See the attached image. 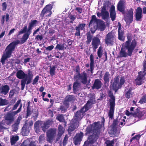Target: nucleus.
I'll list each match as a JSON object with an SVG mask.
<instances>
[{
    "mask_svg": "<svg viewBox=\"0 0 146 146\" xmlns=\"http://www.w3.org/2000/svg\"><path fill=\"white\" fill-rule=\"evenodd\" d=\"M87 40L86 41V43L87 44H89L92 40V36L90 31L88 32L86 34Z\"/></svg>",
    "mask_w": 146,
    "mask_h": 146,
    "instance_id": "nucleus-39",
    "label": "nucleus"
},
{
    "mask_svg": "<svg viewBox=\"0 0 146 146\" xmlns=\"http://www.w3.org/2000/svg\"><path fill=\"white\" fill-rule=\"evenodd\" d=\"M30 102L29 101L27 103V117L29 116L32 113L31 108L30 107Z\"/></svg>",
    "mask_w": 146,
    "mask_h": 146,
    "instance_id": "nucleus-45",
    "label": "nucleus"
},
{
    "mask_svg": "<svg viewBox=\"0 0 146 146\" xmlns=\"http://www.w3.org/2000/svg\"><path fill=\"white\" fill-rule=\"evenodd\" d=\"M9 103L8 101L6 99H3L0 98V106H5L7 105Z\"/></svg>",
    "mask_w": 146,
    "mask_h": 146,
    "instance_id": "nucleus-47",
    "label": "nucleus"
},
{
    "mask_svg": "<svg viewBox=\"0 0 146 146\" xmlns=\"http://www.w3.org/2000/svg\"><path fill=\"white\" fill-rule=\"evenodd\" d=\"M102 48L101 46H100L99 48L97 51L98 56L99 58H101L102 57Z\"/></svg>",
    "mask_w": 146,
    "mask_h": 146,
    "instance_id": "nucleus-51",
    "label": "nucleus"
},
{
    "mask_svg": "<svg viewBox=\"0 0 146 146\" xmlns=\"http://www.w3.org/2000/svg\"><path fill=\"white\" fill-rule=\"evenodd\" d=\"M15 89H12L9 92V97L11 98H12L14 96V94L15 93Z\"/></svg>",
    "mask_w": 146,
    "mask_h": 146,
    "instance_id": "nucleus-57",
    "label": "nucleus"
},
{
    "mask_svg": "<svg viewBox=\"0 0 146 146\" xmlns=\"http://www.w3.org/2000/svg\"><path fill=\"white\" fill-rule=\"evenodd\" d=\"M139 103L141 104L146 103V94L144 93L143 94Z\"/></svg>",
    "mask_w": 146,
    "mask_h": 146,
    "instance_id": "nucleus-46",
    "label": "nucleus"
},
{
    "mask_svg": "<svg viewBox=\"0 0 146 146\" xmlns=\"http://www.w3.org/2000/svg\"><path fill=\"white\" fill-rule=\"evenodd\" d=\"M133 9L132 8H131L127 11V17L128 18L126 19L128 22L131 23L133 19Z\"/></svg>",
    "mask_w": 146,
    "mask_h": 146,
    "instance_id": "nucleus-24",
    "label": "nucleus"
},
{
    "mask_svg": "<svg viewBox=\"0 0 146 146\" xmlns=\"http://www.w3.org/2000/svg\"><path fill=\"white\" fill-rule=\"evenodd\" d=\"M125 82V80L123 78H121L119 81V79L118 77L114 78V81L111 86L112 89L114 91L115 93H116L118 89L121 87Z\"/></svg>",
    "mask_w": 146,
    "mask_h": 146,
    "instance_id": "nucleus-8",
    "label": "nucleus"
},
{
    "mask_svg": "<svg viewBox=\"0 0 146 146\" xmlns=\"http://www.w3.org/2000/svg\"><path fill=\"white\" fill-rule=\"evenodd\" d=\"M27 26L26 25L22 29L19 31V35L25 33L22 36L20 41L19 40H17L11 42L7 46L1 59V62L3 65L5 64V60L11 56L13 52L15 50L16 46L19 44H24L29 38L31 33L27 30Z\"/></svg>",
    "mask_w": 146,
    "mask_h": 146,
    "instance_id": "nucleus-1",
    "label": "nucleus"
},
{
    "mask_svg": "<svg viewBox=\"0 0 146 146\" xmlns=\"http://www.w3.org/2000/svg\"><path fill=\"white\" fill-rule=\"evenodd\" d=\"M56 119L60 122L64 123V127L66 125L67 122L64 118V115L62 114H59L56 117Z\"/></svg>",
    "mask_w": 146,
    "mask_h": 146,
    "instance_id": "nucleus-33",
    "label": "nucleus"
},
{
    "mask_svg": "<svg viewBox=\"0 0 146 146\" xmlns=\"http://www.w3.org/2000/svg\"><path fill=\"white\" fill-rule=\"evenodd\" d=\"M80 84L77 81V80L74 83L73 88V93L74 94H76L77 92L78 91V88L80 86Z\"/></svg>",
    "mask_w": 146,
    "mask_h": 146,
    "instance_id": "nucleus-36",
    "label": "nucleus"
},
{
    "mask_svg": "<svg viewBox=\"0 0 146 146\" xmlns=\"http://www.w3.org/2000/svg\"><path fill=\"white\" fill-rule=\"evenodd\" d=\"M133 88L130 87L129 89H128L127 91L125 93V97L127 99H129L131 97L133 94V92H132Z\"/></svg>",
    "mask_w": 146,
    "mask_h": 146,
    "instance_id": "nucleus-37",
    "label": "nucleus"
},
{
    "mask_svg": "<svg viewBox=\"0 0 146 146\" xmlns=\"http://www.w3.org/2000/svg\"><path fill=\"white\" fill-rule=\"evenodd\" d=\"M84 114L82 113L80 110L76 112L74 116V119L76 122H78L79 119H81L84 116Z\"/></svg>",
    "mask_w": 146,
    "mask_h": 146,
    "instance_id": "nucleus-26",
    "label": "nucleus"
},
{
    "mask_svg": "<svg viewBox=\"0 0 146 146\" xmlns=\"http://www.w3.org/2000/svg\"><path fill=\"white\" fill-rule=\"evenodd\" d=\"M26 78L22 79L21 81V90H23L25 88L26 84H29L31 82L33 77V75L31 71L29 70L27 74H26Z\"/></svg>",
    "mask_w": 146,
    "mask_h": 146,
    "instance_id": "nucleus-9",
    "label": "nucleus"
},
{
    "mask_svg": "<svg viewBox=\"0 0 146 146\" xmlns=\"http://www.w3.org/2000/svg\"><path fill=\"white\" fill-rule=\"evenodd\" d=\"M118 39L122 41H124L125 36H124V33L123 30H121V25L119 22L118 23Z\"/></svg>",
    "mask_w": 146,
    "mask_h": 146,
    "instance_id": "nucleus-17",
    "label": "nucleus"
},
{
    "mask_svg": "<svg viewBox=\"0 0 146 146\" xmlns=\"http://www.w3.org/2000/svg\"><path fill=\"white\" fill-rule=\"evenodd\" d=\"M115 36L112 31L108 33L105 37V42L107 45H113L114 42Z\"/></svg>",
    "mask_w": 146,
    "mask_h": 146,
    "instance_id": "nucleus-12",
    "label": "nucleus"
},
{
    "mask_svg": "<svg viewBox=\"0 0 146 146\" xmlns=\"http://www.w3.org/2000/svg\"><path fill=\"white\" fill-rule=\"evenodd\" d=\"M74 78L76 80H80L83 84H86L87 83L88 75L85 71H84L82 73L74 75Z\"/></svg>",
    "mask_w": 146,
    "mask_h": 146,
    "instance_id": "nucleus-10",
    "label": "nucleus"
},
{
    "mask_svg": "<svg viewBox=\"0 0 146 146\" xmlns=\"http://www.w3.org/2000/svg\"><path fill=\"white\" fill-rule=\"evenodd\" d=\"M56 134V130L54 128H50L47 131L46 133L47 141L52 143V140Z\"/></svg>",
    "mask_w": 146,
    "mask_h": 146,
    "instance_id": "nucleus-11",
    "label": "nucleus"
},
{
    "mask_svg": "<svg viewBox=\"0 0 146 146\" xmlns=\"http://www.w3.org/2000/svg\"><path fill=\"white\" fill-rule=\"evenodd\" d=\"M114 143V141L113 139L111 141L107 140L105 142L106 146H113Z\"/></svg>",
    "mask_w": 146,
    "mask_h": 146,
    "instance_id": "nucleus-50",
    "label": "nucleus"
},
{
    "mask_svg": "<svg viewBox=\"0 0 146 146\" xmlns=\"http://www.w3.org/2000/svg\"><path fill=\"white\" fill-rule=\"evenodd\" d=\"M110 75L108 72H106L104 76V84H106L109 83Z\"/></svg>",
    "mask_w": 146,
    "mask_h": 146,
    "instance_id": "nucleus-38",
    "label": "nucleus"
},
{
    "mask_svg": "<svg viewBox=\"0 0 146 146\" xmlns=\"http://www.w3.org/2000/svg\"><path fill=\"white\" fill-rule=\"evenodd\" d=\"M83 136V133L80 132L79 133L76 134L74 138V142L75 145L80 144Z\"/></svg>",
    "mask_w": 146,
    "mask_h": 146,
    "instance_id": "nucleus-19",
    "label": "nucleus"
},
{
    "mask_svg": "<svg viewBox=\"0 0 146 146\" xmlns=\"http://www.w3.org/2000/svg\"><path fill=\"white\" fill-rule=\"evenodd\" d=\"M90 72L92 74L93 73V70L94 68V57L93 55L91 54L90 55Z\"/></svg>",
    "mask_w": 146,
    "mask_h": 146,
    "instance_id": "nucleus-29",
    "label": "nucleus"
},
{
    "mask_svg": "<svg viewBox=\"0 0 146 146\" xmlns=\"http://www.w3.org/2000/svg\"><path fill=\"white\" fill-rule=\"evenodd\" d=\"M75 10L77 11V13L79 14H81L83 11L82 8L80 7H76Z\"/></svg>",
    "mask_w": 146,
    "mask_h": 146,
    "instance_id": "nucleus-58",
    "label": "nucleus"
},
{
    "mask_svg": "<svg viewBox=\"0 0 146 146\" xmlns=\"http://www.w3.org/2000/svg\"><path fill=\"white\" fill-rule=\"evenodd\" d=\"M56 67L55 66H53L52 67L51 66L50 67V74L51 76H52L56 73Z\"/></svg>",
    "mask_w": 146,
    "mask_h": 146,
    "instance_id": "nucleus-48",
    "label": "nucleus"
},
{
    "mask_svg": "<svg viewBox=\"0 0 146 146\" xmlns=\"http://www.w3.org/2000/svg\"><path fill=\"white\" fill-rule=\"evenodd\" d=\"M76 99L75 96L72 95H69L66 96L65 98L64 102L70 105L69 102H73Z\"/></svg>",
    "mask_w": 146,
    "mask_h": 146,
    "instance_id": "nucleus-22",
    "label": "nucleus"
},
{
    "mask_svg": "<svg viewBox=\"0 0 146 146\" xmlns=\"http://www.w3.org/2000/svg\"><path fill=\"white\" fill-rule=\"evenodd\" d=\"M45 137L44 134H42L40 135L39 137L38 141L40 143H41L43 142L45 140Z\"/></svg>",
    "mask_w": 146,
    "mask_h": 146,
    "instance_id": "nucleus-53",
    "label": "nucleus"
},
{
    "mask_svg": "<svg viewBox=\"0 0 146 146\" xmlns=\"http://www.w3.org/2000/svg\"><path fill=\"white\" fill-rule=\"evenodd\" d=\"M68 139V137L67 135H65L63 141L62 142V145L61 142H60V146H65L66 144L67 143V141Z\"/></svg>",
    "mask_w": 146,
    "mask_h": 146,
    "instance_id": "nucleus-49",
    "label": "nucleus"
},
{
    "mask_svg": "<svg viewBox=\"0 0 146 146\" xmlns=\"http://www.w3.org/2000/svg\"><path fill=\"white\" fill-rule=\"evenodd\" d=\"M63 104V105L61 106L59 109L61 111V112L64 113L67 111V109L69 107L70 105L64 101Z\"/></svg>",
    "mask_w": 146,
    "mask_h": 146,
    "instance_id": "nucleus-34",
    "label": "nucleus"
},
{
    "mask_svg": "<svg viewBox=\"0 0 146 146\" xmlns=\"http://www.w3.org/2000/svg\"><path fill=\"white\" fill-rule=\"evenodd\" d=\"M120 119L117 118L113 121L112 125H111V129L115 136H118L120 131V129L118 127L119 124L121 125H123V122L125 121L124 119H121V121H120Z\"/></svg>",
    "mask_w": 146,
    "mask_h": 146,
    "instance_id": "nucleus-6",
    "label": "nucleus"
},
{
    "mask_svg": "<svg viewBox=\"0 0 146 146\" xmlns=\"http://www.w3.org/2000/svg\"><path fill=\"white\" fill-rule=\"evenodd\" d=\"M29 133V126L26 124L24 125L22 128L21 133L23 136L28 135Z\"/></svg>",
    "mask_w": 146,
    "mask_h": 146,
    "instance_id": "nucleus-27",
    "label": "nucleus"
},
{
    "mask_svg": "<svg viewBox=\"0 0 146 146\" xmlns=\"http://www.w3.org/2000/svg\"><path fill=\"white\" fill-rule=\"evenodd\" d=\"M39 76H36L33 80L32 84L34 85L39 80Z\"/></svg>",
    "mask_w": 146,
    "mask_h": 146,
    "instance_id": "nucleus-61",
    "label": "nucleus"
},
{
    "mask_svg": "<svg viewBox=\"0 0 146 146\" xmlns=\"http://www.w3.org/2000/svg\"><path fill=\"white\" fill-rule=\"evenodd\" d=\"M4 125V124L3 123H0V132L2 131L5 128Z\"/></svg>",
    "mask_w": 146,
    "mask_h": 146,
    "instance_id": "nucleus-64",
    "label": "nucleus"
},
{
    "mask_svg": "<svg viewBox=\"0 0 146 146\" xmlns=\"http://www.w3.org/2000/svg\"><path fill=\"white\" fill-rule=\"evenodd\" d=\"M78 122H76L73 119L70 122V125L69 127L68 130L69 131L72 132L77 128Z\"/></svg>",
    "mask_w": 146,
    "mask_h": 146,
    "instance_id": "nucleus-28",
    "label": "nucleus"
},
{
    "mask_svg": "<svg viewBox=\"0 0 146 146\" xmlns=\"http://www.w3.org/2000/svg\"><path fill=\"white\" fill-rule=\"evenodd\" d=\"M38 23V21L36 20H31L29 23L27 30L31 33L32 30L34 27Z\"/></svg>",
    "mask_w": 146,
    "mask_h": 146,
    "instance_id": "nucleus-30",
    "label": "nucleus"
},
{
    "mask_svg": "<svg viewBox=\"0 0 146 146\" xmlns=\"http://www.w3.org/2000/svg\"><path fill=\"white\" fill-rule=\"evenodd\" d=\"M53 123V119H50L45 121H42L40 124V127L42 128V130L44 132L50 126H52Z\"/></svg>",
    "mask_w": 146,
    "mask_h": 146,
    "instance_id": "nucleus-13",
    "label": "nucleus"
},
{
    "mask_svg": "<svg viewBox=\"0 0 146 146\" xmlns=\"http://www.w3.org/2000/svg\"><path fill=\"white\" fill-rule=\"evenodd\" d=\"M54 46L53 45L49 46L47 47H45L46 50L48 51H50L54 48Z\"/></svg>",
    "mask_w": 146,
    "mask_h": 146,
    "instance_id": "nucleus-62",
    "label": "nucleus"
},
{
    "mask_svg": "<svg viewBox=\"0 0 146 146\" xmlns=\"http://www.w3.org/2000/svg\"><path fill=\"white\" fill-rule=\"evenodd\" d=\"M89 102H87L85 104L84 106L80 110L81 112H82V113L84 114L85 112L88 111L90 108V106H89L88 105V103Z\"/></svg>",
    "mask_w": 146,
    "mask_h": 146,
    "instance_id": "nucleus-40",
    "label": "nucleus"
},
{
    "mask_svg": "<svg viewBox=\"0 0 146 146\" xmlns=\"http://www.w3.org/2000/svg\"><path fill=\"white\" fill-rule=\"evenodd\" d=\"M108 4H104L103 7H102L101 13L102 19L105 20L107 19L109 17V13L106 10L107 5Z\"/></svg>",
    "mask_w": 146,
    "mask_h": 146,
    "instance_id": "nucleus-18",
    "label": "nucleus"
},
{
    "mask_svg": "<svg viewBox=\"0 0 146 146\" xmlns=\"http://www.w3.org/2000/svg\"><path fill=\"white\" fill-rule=\"evenodd\" d=\"M52 8V7L51 4H49L46 5L44 8H45V9L51 12V10Z\"/></svg>",
    "mask_w": 146,
    "mask_h": 146,
    "instance_id": "nucleus-59",
    "label": "nucleus"
},
{
    "mask_svg": "<svg viewBox=\"0 0 146 146\" xmlns=\"http://www.w3.org/2000/svg\"><path fill=\"white\" fill-rule=\"evenodd\" d=\"M102 85V82L99 79H96L94 82L92 87V90L99 89L101 87Z\"/></svg>",
    "mask_w": 146,
    "mask_h": 146,
    "instance_id": "nucleus-20",
    "label": "nucleus"
},
{
    "mask_svg": "<svg viewBox=\"0 0 146 146\" xmlns=\"http://www.w3.org/2000/svg\"><path fill=\"white\" fill-rule=\"evenodd\" d=\"M127 40L123 44L125 45V47L128 49L129 52L135 49L137 44V41L134 39L131 41L132 38V34L131 33L127 34Z\"/></svg>",
    "mask_w": 146,
    "mask_h": 146,
    "instance_id": "nucleus-5",
    "label": "nucleus"
},
{
    "mask_svg": "<svg viewBox=\"0 0 146 146\" xmlns=\"http://www.w3.org/2000/svg\"><path fill=\"white\" fill-rule=\"evenodd\" d=\"M86 24L84 23H81L79 24L77 26L79 29L81 30H84L85 29Z\"/></svg>",
    "mask_w": 146,
    "mask_h": 146,
    "instance_id": "nucleus-55",
    "label": "nucleus"
},
{
    "mask_svg": "<svg viewBox=\"0 0 146 146\" xmlns=\"http://www.w3.org/2000/svg\"><path fill=\"white\" fill-rule=\"evenodd\" d=\"M19 139V137L18 136H12L10 139V142L11 145L15 144Z\"/></svg>",
    "mask_w": 146,
    "mask_h": 146,
    "instance_id": "nucleus-43",
    "label": "nucleus"
},
{
    "mask_svg": "<svg viewBox=\"0 0 146 146\" xmlns=\"http://www.w3.org/2000/svg\"><path fill=\"white\" fill-rule=\"evenodd\" d=\"M65 44L64 43L62 44H57L55 48V49L58 50H64V49H66V47H65Z\"/></svg>",
    "mask_w": 146,
    "mask_h": 146,
    "instance_id": "nucleus-42",
    "label": "nucleus"
},
{
    "mask_svg": "<svg viewBox=\"0 0 146 146\" xmlns=\"http://www.w3.org/2000/svg\"><path fill=\"white\" fill-rule=\"evenodd\" d=\"M95 22H96L98 28L101 31H104L106 27L105 23L103 21L97 19L95 15L92 16L91 19L88 25V27H90Z\"/></svg>",
    "mask_w": 146,
    "mask_h": 146,
    "instance_id": "nucleus-7",
    "label": "nucleus"
},
{
    "mask_svg": "<svg viewBox=\"0 0 146 146\" xmlns=\"http://www.w3.org/2000/svg\"><path fill=\"white\" fill-rule=\"evenodd\" d=\"M92 45L94 51H96L98 46L101 45V42L99 38L97 36L94 37L92 39Z\"/></svg>",
    "mask_w": 146,
    "mask_h": 146,
    "instance_id": "nucleus-14",
    "label": "nucleus"
},
{
    "mask_svg": "<svg viewBox=\"0 0 146 146\" xmlns=\"http://www.w3.org/2000/svg\"><path fill=\"white\" fill-rule=\"evenodd\" d=\"M21 99L19 100L13 106L12 108V110H15L17 109V107L20 105L19 107L16 111H13L11 113H8L6 114L5 116V119L6 121L7 124H11L14 120V116L21 111L22 106V104L21 103Z\"/></svg>",
    "mask_w": 146,
    "mask_h": 146,
    "instance_id": "nucleus-3",
    "label": "nucleus"
},
{
    "mask_svg": "<svg viewBox=\"0 0 146 146\" xmlns=\"http://www.w3.org/2000/svg\"><path fill=\"white\" fill-rule=\"evenodd\" d=\"M125 2L123 0H120L117 5V9L122 13H124L125 9Z\"/></svg>",
    "mask_w": 146,
    "mask_h": 146,
    "instance_id": "nucleus-21",
    "label": "nucleus"
},
{
    "mask_svg": "<svg viewBox=\"0 0 146 146\" xmlns=\"http://www.w3.org/2000/svg\"><path fill=\"white\" fill-rule=\"evenodd\" d=\"M26 75H27V74L21 70H19L17 72V77L19 79H25Z\"/></svg>",
    "mask_w": 146,
    "mask_h": 146,
    "instance_id": "nucleus-35",
    "label": "nucleus"
},
{
    "mask_svg": "<svg viewBox=\"0 0 146 146\" xmlns=\"http://www.w3.org/2000/svg\"><path fill=\"white\" fill-rule=\"evenodd\" d=\"M75 30L76 31V33L75 34V35L76 36H79L80 35V29H79L77 27H75Z\"/></svg>",
    "mask_w": 146,
    "mask_h": 146,
    "instance_id": "nucleus-56",
    "label": "nucleus"
},
{
    "mask_svg": "<svg viewBox=\"0 0 146 146\" xmlns=\"http://www.w3.org/2000/svg\"><path fill=\"white\" fill-rule=\"evenodd\" d=\"M21 120V117H18L15 123L12 125V128L13 131H15L18 129V126L20 123Z\"/></svg>",
    "mask_w": 146,
    "mask_h": 146,
    "instance_id": "nucleus-31",
    "label": "nucleus"
},
{
    "mask_svg": "<svg viewBox=\"0 0 146 146\" xmlns=\"http://www.w3.org/2000/svg\"><path fill=\"white\" fill-rule=\"evenodd\" d=\"M52 14L51 12L49 11H48L45 9V8H43L40 13V16L42 18H43L44 15L46 17L50 16Z\"/></svg>",
    "mask_w": 146,
    "mask_h": 146,
    "instance_id": "nucleus-32",
    "label": "nucleus"
},
{
    "mask_svg": "<svg viewBox=\"0 0 146 146\" xmlns=\"http://www.w3.org/2000/svg\"><path fill=\"white\" fill-rule=\"evenodd\" d=\"M64 129L60 125H58V134L56 138V141H58L60 139L61 137L64 132Z\"/></svg>",
    "mask_w": 146,
    "mask_h": 146,
    "instance_id": "nucleus-25",
    "label": "nucleus"
},
{
    "mask_svg": "<svg viewBox=\"0 0 146 146\" xmlns=\"http://www.w3.org/2000/svg\"><path fill=\"white\" fill-rule=\"evenodd\" d=\"M41 122V121L39 120L36 121L34 123V127H40V126Z\"/></svg>",
    "mask_w": 146,
    "mask_h": 146,
    "instance_id": "nucleus-60",
    "label": "nucleus"
},
{
    "mask_svg": "<svg viewBox=\"0 0 146 146\" xmlns=\"http://www.w3.org/2000/svg\"><path fill=\"white\" fill-rule=\"evenodd\" d=\"M136 111L134 112L133 114L136 115L139 118H141L144 115V113L141 111H140L139 109L137 108L136 109Z\"/></svg>",
    "mask_w": 146,
    "mask_h": 146,
    "instance_id": "nucleus-41",
    "label": "nucleus"
},
{
    "mask_svg": "<svg viewBox=\"0 0 146 146\" xmlns=\"http://www.w3.org/2000/svg\"><path fill=\"white\" fill-rule=\"evenodd\" d=\"M7 4L5 2H4L2 4V10L3 11L6 10L7 7Z\"/></svg>",
    "mask_w": 146,
    "mask_h": 146,
    "instance_id": "nucleus-63",
    "label": "nucleus"
},
{
    "mask_svg": "<svg viewBox=\"0 0 146 146\" xmlns=\"http://www.w3.org/2000/svg\"><path fill=\"white\" fill-rule=\"evenodd\" d=\"M142 9L140 7H138L136 9L135 17V20L137 21H141L142 18Z\"/></svg>",
    "mask_w": 146,
    "mask_h": 146,
    "instance_id": "nucleus-16",
    "label": "nucleus"
},
{
    "mask_svg": "<svg viewBox=\"0 0 146 146\" xmlns=\"http://www.w3.org/2000/svg\"><path fill=\"white\" fill-rule=\"evenodd\" d=\"M95 95L94 94L91 95V97H90L89 100L87 102H89L88 103V105L89 106H90L92 104H94L95 103Z\"/></svg>",
    "mask_w": 146,
    "mask_h": 146,
    "instance_id": "nucleus-44",
    "label": "nucleus"
},
{
    "mask_svg": "<svg viewBox=\"0 0 146 146\" xmlns=\"http://www.w3.org/2000/svg\"><path fill=\"white\" fill-rule=\"evenodd\" d=\"M116 15L115 12H110V16L112 21H113L115 20Z\"/></svg>",
    "mask_w": 146,
    "mask_h": 146,
    "instance_id": "nucleus-54",
    "label": "nucleus"
},
{
    "mask_svg": "<svg viewBox=\"0 0 146 146\" xmlns=\"http://www.w3.org/2000/svg\"><path fill=\"white\" fill-rule=\"evenodd\" d=\"M68 17L70 20V23H73V21L75 20L76 19V16L73 15L71 14H69Z\"/></svg>",
    "mask_w": 146,
    "mask_h": 146,
    "instance_id": "nucleus-52",
    "label": "nucleus"
},
{
    "mask_svg": "<svg viewBox=\"0 0 146 146\" xmlns=\"http://www.w3.org/2000/svg\"><path fill=\"white\" fill-rule=\"evenodd\" d=\"M10 88L8 85H2L0 87V94L6 95L9 92Z\"/></svg>",
    "mask_w": 146,
    "mask_h": 146,
    "instance_id": "nucleus-23",
    "label": "nucleus"
},
{
    "mask_svg": "<svg viewBox=\"0 0 146 146\" xmlns=\"http://www.w3.org/2000/svg\"><path fill=\"white\" fill-rule=\"evenodd\" d=\"M101 126L99 121L88 125L86 129V134H93L88 137V140L84 142V145L87 146L89 144H92L96 141L99 137Z\"/></svg>",
    "mask_w": 146,
    "mask_h": 146,
    "instance_id": "nucleus-2",
    "label": "nucleus"
},
{
    "mask_svg": "<svg viewBox=\"0 0 146 146\" xmlns=\"http://www.w3.org/2000/svg\"><path fill=\"white\" fill-rule=\"evenodd\" d=\"M108 96L110 98L109 100V104L110 110L108 112V116L110 119H113L115 110V96L111 90L108 91Z\"/></svg>",
    "mask_w": 146,
    "mask_h": 146,
    "instance_id": "nucleus-4",
    "label": "nucleus"
},
{
    "mask_svg": "<svg viewBox=\"0 0 146 146\" xmlns=\"http://www.w3.org/2000/svg\"><path fill=\"white\" fill-rule=\"evenodd\" d=\"M123 46L124 49H125L127 50V52H125V50H123V48H122L119 53L120 56L121 57H125L127 56V55L131 56L134 49H133L132 51L129 52L128 49L125 47V45L123 44Z\"/></svg>",
    "mask_w": 146,
    "mask_h": 146,
    "instance_id": "nucleus-15",
    "label": "nucleus"
}]
</instances>
